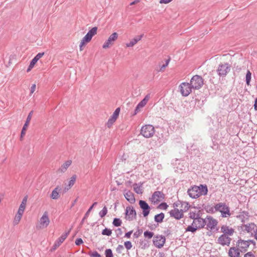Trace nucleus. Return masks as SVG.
I'll return each mask as SVG.
<instances>
[{
    "label": "nucleus",
    "mask_w": 257,
    "mask_h": 257,
    "mask_svg": "<svg viewBox=\"0 0 257 257\" xmlns=\"http://www.w3.org/2000/svg\"><path fill=\"white\" fill-rule=\"evenodd\" d=\"M221 231L227 235H232L234 232V229L229 228L227 226L223 225L221 228Z\"/></svg>",
    "instance_id": "5701e85b"
},
{
    "label": "nucleus",
    "mask_w": 257,
    "mask_h": 257,
    "mask_svg": "<svg viewBox=\"0 0 257 257\" xmlns=\"http://www.w3.org/2000/svg\"><path fill=\"white\" fill-rule=\"evenodd\" d=\"M206 220V228L212 231H217L218 228L216 227L217 221L210 216H207L205 218Z\"/></svg>",
    "instance_id": "0eeeda50"
},
{
    "label": "nucleus",
    "mask_w": 257,
    "mask_h": 257,
    "mask_svg": "<svg viewBox=\"0 0 257 257\" xmlns=\"http://www.w3.org/2000/svg\"><path fill=\"white\" fill-rule=\"evenodd\" d=\"M164 217H165L164 213L163 212H161V213L158 214L155 216L154 220H155V221L157 223H161L163 222Z\"/></svg>",
    "instance_id": "2f4dec72"
},
{
    "label": "nucleus",
    "mask_w": 257,
    "mask_h": 257,
    "mask_svg": "<svg viewBox=\"0 0 257 257\" xmlns=\"http://www.w3.org/2000/svg\"><path fill=\"white\" fill-rule=\"evenodd\" d=\"M125 199L130 203L133 204L135 202L136 199L134 196V194L131 191H128L124 194Z\"/></svg>",
    "instance_id": "aec40b11"
},
{
    "label": "nucleus",
    "mask_w": 257,
    "mask_h": 257,
    "mask_svg": "<svg viewBox=\"0 0 257 257\" xmlns=\"http://www.w3.org/2000/svg\"><path fill=\"white\" fill-rule=\"evenodd\" d=\"M202 207L207 213L212 214L215 213L214 206H213L209 204H203Z\"/></svg>",
    "instance_id": "c85d7f7f"
},
{
    "label": "nucleus",
    "mask_w": 257,
    "mask_h": 257,
    "mask_svg": "<svg viewBox=\"0 0 257 257\" xmlns=\"http://www.w3.org/2000/svg\"><path fill=\"white\" fill-rule=\"evenodd\" d=\"M120 110V109L119 107H117V108H116L114 111L113 112L112 115L111 116V117L116 119L119 115Z\"/></svg>",
    "instance_id": "a18cd8bd"
},
{
    "label": "nucleus",
    "mask_w": 257,
    "mask_h": 257,
    "mask_svg": "<svg viewBox=\"0 0 257 257\" xmlns=\"http://www.w3.org/2000/svg\"><path fill=\"white\" fill-rule=\"evenodd\" d=\"M170 61V58H169L168 59L166 60L165 64L162 65L161 66L160 69L159 70V71L163 72L164 71L165 69L166 68V67L168 65Z\"/></svg>",
    "instance_id": "49530a36"
},
{
    "label": "nucleus",
    "mask_w": 257,
    "mask_h": 257,
    "mask_svg": "<svg viewBox=\"0 0 257 257\" xmlns=\"http://www.w3.org/2000/svg\"><path fill=\"white\" fill-rule=\"evenodd\" d=\"M124 245L127 250L130 249L132 247V242L130 241H125Z\"/></svg>",
    "instance_id": "603ef678"
},
{
    "label": "nucleus",
    "mask_w": 257,
    "mask_h": 257,
    "mask_svg": "<svg viewBox=\"0 0 257 257\" xmlns=\"http://www.w3.org/2000/svg\"><path fill=\"white\" fill-rule=\"evenodd\" d=\"M166 242V238L162 235H157L154 236L153 243L158 248H162Z\"/></svg>",
    "instance_id": "6e6552de"
},
{
    "label": "nucleus",
    "mask_w": 257,
    "mask_h": 257,
    "mask_svg": "<svg viewBox=\"0 0 257 257\" xmlns=\"http://www.w3.org/2000/svg\"><path fill=\"white\" fill-rule=\"evenodd\" d=\"M83 242L82 239L81 238H78L75 240V244L77 245H79L82 244Z\"/></svg>",
    "instance_id": "6e6d98bb"
},
{
    "label": "nucleus",
    "mask_w": 257,
    "mask_h": 257,
    "mask_svg": "<svg viewBox=\"0 0 257 257\" xmlns=\"http://www.w3.org/2000/svg\"><path fill=\"white\" fill-rule=\"evenodd\" d=\"M116 236L118 237L119 236V235H121L122 233V230L121 229V228H117L116 230Z\"/></svg>",
    "instance_id": "e2e57ef3"
},
{
    "label": "nucleus",
    "mask_w": 257,
    "mask_h": 257,
    "mask_svg": "<svg viewBox=\"0 0 257 257\" xmlns=\"http://www.w3.org/2000/svg\"><path fill=\"white\" fill-rule=\"evenodd\" d=\"M244 257H254V255L251 252H248L245 253L244 255Z\"/></svg>",
    "instance_id": "052dcab7"
},
{
    "label": "nucleus",
    "mask_w": 257,
    "mask_h": 257,
    "mask_svg": "<svg viewBox=\"0 0 257 257\" xmlns=\"http://www.w3.org/2000/svg\"><path fill=\"white\" fill-rule=\"evenodd\" d=\"M122 223L121 220L119 218H114L112 224L114 226L118 227L121 225Z\"/></svg>",
    "instance_id": "58836bf2"
},
{
    "label": "nucleus",
    "mask_w": 257,
    "mask_h": 257,
    "mask_svg": "<svg viewBox=\"0 0 257 257\" xmlns=\"http://www.w3.org/2000/svg\"><path fill=\"white\" fill-rule=\"evenodd\" d=\"M76 179V176L75 175H73L71 178L70 181H69L68 187L65 188V190H68L75 183Z\"/></svg>",
    "instance_id": "72a5a7b5"
},
{
    "label": "nucleus",
    "mask_w": 257,
    "mask_h": 257,
    "mask_svg": "<svg viewBox=\"0 0 257 257\" xmlns=\"http://www.w3.org/2000/svg\"><path fill=\"white\" fill-rule=\"evenodd\" d=\"M228 255L230 257H239L240 252L239 249L234 247H231L228 251Z\"/></svg>",
    "instance_id": "b1692460"
},
{
    "label": "nucleus",
    "mask_w": 257,
    "mask_h": 257,
    "mask_svg": "<svg viewBox=\"0 0 257 257\" xmlns=\"http://www.w3.org/2000/svg\"><path fill=\"white\" fill-rule=\"evenodd\" d=\"M249 216L248 212L243 211L239 215H237L236 217L240 219L242 223H244L249 220Z\"/></svg>",
    "instance_id": "6ab92c4d"
},
{
    "label": "nucleus",
    "mask_w": 257,
    "mask_h": 257,
    "mask_svg": "<svg viewBox=\"0 0 257 257\" xmlns=\"http://www.w3.org/2000/svg\"><path fill=\"white\" fill-rule=\"evenodd\" d=\"M35 89H36V84H33L31 87L30 94H32V93H33L35 91Z\"/></svg>",
    "instance_id": "bf43d9fd"
},
{
    "label": "nucleus",
    "mask_w": 257,
    "mask_h": 257,
    "mask_svg": "<svg viewBox=\"0 0 257 257\" xmlns=\"http://www.w3.org/2000/svg\"><path fill=\"white\" fill-rule=\"evenodd\" d=\"M101 233L103 235L110 236L112 233V230L110 229L105 228L102 230Z\"/></svg>",
    "instance_id": "79ce46f5"
},
{
    "label": "nucleus",
    "mask_w": 257,
    "mask_h": 257,
    "mask_svg": "<svg viewBox=\"0 0 257 257\" xmlns=\"http://www.w3.org/2000/svg\"><path fill=\"white\" fill-rule=\"evenodd\" d=\"M190 84L193 90H198L203 85L204 80L201 76L195 75L191 78Z\"/></svg>",
    "instance_id": "f03ea898"
},
{
    "label": "nucleus",
    "mask_w": 257,
    "mask_h": 257,
    "mask_svg": "<svg viewBox=\"0 0 257 257\" xmlns=\"http://www.w3.org/2000/svg\"><path fill=\"white\" fill-rule=\"evenodd\" d=\"M140 208L143 210V214L144 217H146L148 216L150 213L151 208L148 204L144 200H140L139 202Z\"/></svg>",
    "instance_id": "f8f14e48"
},
{
    "label": "nucleus",
    "mask_w": 257,
    "mask_h": 257,
    "mask_svg": "<svg viewBox=\"0 0 257 257\" xmlns=\"http://www.w3.org/2000/svg\"><path fill=\"white\" fill-rule=\"evenodd\" d=\"M243 226L245 228L244 230L247 233H252V231H253V233H255L257 232V225L254 223H249L244 224Z\"/></svg>",
    "instance_id": "f3484780"
},
{
    "label": "nucleus",
    "mask_w": 257,
    "mask_h": 257,
    "mask_svg": "<svg viewBox=\"0 0 257 257\" xmlns=\"http://www.w3.org/2000/svg\"><path fill=\"white\" fill-rule=\"evenodd\" d=\"M231 240V238L228 235L223 234L221 235L217 239V243L223 245L229 246Z\"/></svg>",
    "instance_id": "ddd939ff"
},
{
    "label": "nucleus",
    "mask_w": 257,
    "mask_h": 257,
    "mask_svg": "<svg viewBox=\"0 0 257 257\" xmlns=\"http://www.w3.org/2000/svg\"><path fill=\"white\" fill-rule=\"evenodd\" d=\"M142 185L138 186L137 184H134V190L138 194H142L143 193V190L142 188Z\"/></svg>",
    "instance_id": "f704fd0d"
},
{
    "label": "nucleus",
    "mask_w": 257,
    "mask_h": 257,
    "mask_svg": "<svg viewBox=\"0 0 257 257\" xmlns=\"http://www.w3.org/2000/svg\"><path fill=\"white\" fill-rule=\"evenodd\" d=\"M143 35L137 36L126 44L127 47H132L137 44L143 37Z\"/></svg>",
    "instance_id": "a878e982"
},
{
    "label": "nucleus",
    "mask_w": 257,
    "mask_h": 257,
    "mask_svg": "<svg viewBox=\"0 0 257 257\" xmlns=\"http://www.w3.org/2000/svg\"><path fill=\"white\" fill-rule=\"evenodd\" d=\"M69 234V231L65 232L63 233L55 242V245L56 246H59L60 244L65 240V239L67 238L68 234Z\"/></svg>",
    "instance_id": "bb28decb"
},
{
    "label": "nucleus",
    "mask_w": 257,
    "mask_h": 257,
    "mask_svg": "<svg viewBox=\"0 0 257 257\" xmlns=\"http://www.w3.org/2000/svg\"><path fill=\"white\" fill-rule=\"evenodd\" d=\"M254 109L255 110H257V97L255 98L254 100V103L253 105Z\"/></svg>",
    "instance_id": "774afa93"
},
{
    "label": "nucleus",
    "mask_w": 257,
    "mask_h": 257,
    "mask_svg": "<svg viewBox=\"0 0 257 257\" xmlns=\"http://www.w3.org/2000/svg\"><path fill=\"white\" fill-rule=\"evenodd\" d=\"M90 257H101L100 254L98 253L96 251L93 252L91 254H89Z\"/></svg>",
    "instance_id": "5fc2aeb1"
},
{
    "label": "nucleus",
    "mask_w": 257,
    "mask_h": 257,
    "mask_svg": "<svg viewBox=\"0 0 257 257\" xmlns=\"http://www.w3.org/2000/svg\"><path fill=\"white\" fill-rule=\"evenodd\" d=\"M118 36V34L116 32H114L111 35H110L108 39L102 45V48L103 49L108 48L110 46L112 45L114 42L117 39Z\"/></svg>",
    "instance_id": "9b49d317"
},
{
    "label": "nucleus",
    "mask_w": 257,
    "mask_h": 257,
    "mask_svg": "<svg viewBox=\"0 0 257 257\" xmlns=\"http://www.w3.org/2000/svg\"><path fill=\"white\" fill-rule=\"evenodd\" d=\"M61 190L60 186H57L52 192L50 197L52 199L56 200L59 198V191Z\"/></svg>",
    "instance_id": "393cba45"
},
{
    "label": "nucleus",
    "mask_w": 257,
    "mask_h": 257,
    "mask_svg": "<svg viewBox=\"0 0 257 257\" xmlns=\"http://www.w3.org/2000/svg\"><path fill=\"white\" fill-rule=\"evenodd\" d=\"M150 98V94L149 93L147 94L145 98L143 99L144 100H145L147 102L149 101V99Z\"/></svg>",
    "instance_id": "338daca9"
},
{
    "label": "nucleus",
    "mask_w": 257,
    "mask_h": 257,
    "mask_svg": "<svg viewBox=\"0 0 257 257\" xmlns=\"http://www.w3.org/2000/svg\"><path fill=\"white\" fill-rule=\"evenodd\" d=\"M231 65L228 63H220L216 70L217 74L222 77H225L230 71Z\"/></svg>",
    "instance_id": "20e7f679"
},
{
    "label": "nucleus",
    "mask_w": 257,
    "mask_h": 257,
    "mask_svg": "<svg viewBox=\"0 0 257 257\" xmlns=\"http://www.w3.org/2000/svg\"><path fill=\"white\" fill-rule=\"evenodd\" d=\"M140 247L142 249H145L149 247V243L147 240H140Z\"/></svg>",
    "instance_id": "c9c22d12"
},
{
    "label": "nucleus",
    "mask_w": 257,
    "mask_h": 257,
    "mask_svg": "<svg viewBox=\"0 0 257 257\" xmlns=\"http://www.w3.org/2000/svg\"><path fill=\"white\" fill-rule=\"evenodd\" d=\"M179 89L182 96H187L192 92L193 88H192L190 83L182 82L179 85Z\"/></svg>",
    "instance_id": "423d86ee"
},
{
    "label": "nucleus",
    "mask_w": 257,
    "mask_h": 257,
    "mask_svg": "<svg viewBox=\"0 0 257 257\" xmlns=\"http://www.w3.org/2000/svg\"><path fill=\"white\" fill-rule=\"evenodd\" d=\"M44 55V53H39L37 54L35 57L34 59L38 61L43 55Z\"/></svg>",
    "instance_id": "864d4df0"
},
{
    "label": "nucleus",
    "mask_w": 257,
    "mask_h": 257,
    "mask_svg": "<svg viewBox=\"0 0 257 257\" xmlns=\"http://www.w3.org/2000/svg\"><path fill=\"white\" fill-rule=\"evenodd\" d=\"M125 214L126 220H133L136 218V211L132 206L126 207Z\"/></svg>",
    "instance_id": "9d476101"
},
{
    "label": "nucleus",
    "mask_w": 257,
    "mask_h": 257,
    "mask_svg": "<svg viewBox=\"0 0 257 257\" xmlns=\"http://www.w3.org/2000/svg\"><path fill=\"white\" fill-rule=\"evenodd\" d=\"M105 255L106 257H113L112 251L111 249H106L105 250Z\"/></svg>",
    "instance_id": "09e8293b"
},
{
    "label": "nucleus",
    "mask_w": 257,
    "mask_h": 257,
    "mask_svg": "<svg viewBox=\"0 0 257 257\" xmlns=\"http://www.w3.org/2000/svg\"><path fill=\"white\" fill-rule=\"evenodd\" d=\"M215 212L219 211L221 213L222 217H226L230 215L229 208L224 203H219L214 206Z\"/></svg>",
    "instance_id": "7ed1b4c3"
},
{
    "label": "nucleus",
    "mask_w": 257,
    "mask_h": 257,
    "mask_svg": "<svg viewBox=\"0 0 257 257\" xmlns=\"http://www.w3.org/2000/svg\"><path fill=\"white\" fill-rule=\"evenodd\" d=\"M208 192V188L206 185H194L187 191L189 196L193 199H196L201 195H206Z\"/></svg>",
    "instance_id": "f257e3e1"
},
{
    "label": "nucleus",
    "mask_w": 257,
    "mask_h": 257,
    "mask_svg": "<svg viewBox=\"0 0 257 257\" xmlns=\"http://www.w3.org/2000/svg\"><path fill=\"white\" fill-rule=\"evenodd\" d=\"M41 224L40 228L46 227L50 223V219L48 217V212H45L40 220Z\"/></svg>",
    "instance_id": "2eb2a0df"
},
{
    "label": "nucleus",
    "mask_w": 257,
    "mask_h": 257,
    "mask_svg": "<svg viewBox=\"0 0 257 257\" xmlns=\"http://www.w3.org/2000/svg\"><path fill=\"white\" fill-rule=\"evenodd\" d=\"M237 243L239 247L244 251L247 250L249 246L247 240H244L241 239H239Z\"/></svg>",
    "instance_id": "4be33fe9"
},
{
    "label": "nucleus",
    "mask_w": 257,
    "mask_h": 257,
    "mask_svg": "<svg viewBox=\"0 0 257 257\" xmlns=\"http://www.w3.org/2000/svg\"><path fill=\"white\" fill-rule=\"evenodd\" d=\"M170 215L171 217H174L177 220H179L182 218L183 216V210L181 209L179 210L177 208H174L169 212Z\"/></svg>",
    "instance_id": "4468645a"
},
{
    "label": "nucleus",
    "mask_w": 257,
    "mask_h": 257,
    "mask_svg": "<svg viewBox=\"0 0 257 257\" xmlns=\"http://www.w3.org/2000/svg\"><path fill=\"white\" fill-rule=\"evenodd\" d=\"M199 213H196L195 212H190L189 213V217L192 219H196V218L200 216Z\"/></svg>",
    "instance_id": "c03bdc74"
},
{
    "label": "nucleus",
    "mask_w": 257,
    "mask_h": 257,
    "mask_svg": "<svg viewBox=\"0 0 257 257\" xmlns=\"http://www.w3.org/2000/svg\"><path fill=\"white\" fill-rule=\"evenodd\" d=\"M97 204V202H95L89 207L88 210L85 213V214L84 215V216L83 217V219H82V220H81V221L80 222V225H82L83 224V223L84 222V220L88 217V216L89 215V213H90V211H91V210L92 209V208H93V207L95 206Z\"/></svg>",
    "instance_id": "7c9ffc66"
},
{
    "label": "nucleus",
    "mask_w": 257,
    "mask_h": 257,
    "mask_svg": "<svg viewBox=\"0 0 257 257\" xmlns=\"http://www.w3.org/2000/svg\"><path fill=\"white\" fill-rule=\"evenodd\" d=\"M132 233H133V230H131L128 232L125 233V234L124 235V237H126V238H130L131 235L132 234Z\"/></svg>",
    "instance_id": "0e129e2a"
},
{
    "label": "nucleus",
    "mask_w": 257,
    "mask_h": 257,
    "mask_svg": "<svg viewBox=\"0 0 257 257\" xmlns=\"http://www.w3.org/2000/svg\"><path fill=\"white\" fill-rule=\"evenodd\" d=\"M143 233V229L138 228V230L134 233V237L135 238H138Z\"/></svg>",
    "instance_id": "de8ad7c7"
},
{
    "label": "nucleus",
    "mask_w": 257,
    "mask_h": 257,
    "mask_svg": "<svg viewBox=\"0 0 257 257\" xmlns=\"http://www.w3.org/2000/svg\"><path fill=\"white\" fill-rule=\"evenodd\" d=\"M140 108H141V107L140 106H139V105L138 104L135 109V111H134V115L137 114L140 111Z\"/></svg>",
    "instance_id": "69168bd1"
},
{
    "label": "nucleus",
    "mask_w": 257,
    "mask_h": 257,
    "mask_svg": "<svg viewBox=\"0 0 257 257\" xmlns=\"http://www.w3.org/2000/svg\"><path fill=\"white\" fill-rule=\"evenodd\" d=\"M37 62V60H36L34 58H33L31 61L30 62V67H34L35 64Z\"/></svg>",
    "instance_id": "680f3d73"
},
{
    "label": "nucleus",
    "mask_w": 257,
    "mask_h": 257,
    "mask_svg": "<svg viewBox=\"0 0 257 257\" xmlns=\"http://www.w3.org/2000/svg\"><path fill=\"white\" fill-rule=\"evenodd\" d=\"M195 222H197L196 226L198 229L202 228H203L206 223V220L205 219H203L200 217V215L198 217L196 220H195Z\"/></svg>",
    "instance_id": "412c9836"
},
{
    "label": "nucleus",
    "mask_w": 257,
    "mask_h": 257,
    "mask_svg": "<svg viewBox=\"0 0 257 257\" xmlns=\"http://www.w3.org/2000/svg\"><path fill=\"white\" fill-rule=\"evenodd\" d=\"M147 103V102L144 100V99H143L141 102H140L138 104L139 105V106H140L141 108L144 107L146 104Z\"/></svg>",
    "instance_id": "13d9d810"
},
{
    "label": "nucleus",
    "mask_w": 257,
    "mask_h": 257,
    "mask_svg": "<svg viewBox=\"0 0 257 257\" xmlns=\"http://www.w3.org/2000/svg\"><path fill=\"white\" fill-rule=\"evenodd\" d=\"M27 198H28L27 196H26L24 197L18 211H19L20 212H22L24 213V210L26 208V203L27 201Z\"/></svg>",
    "instance_id": "c756f323"
},
{
    "label": "nucleus",
    "mask_w": 257,
    "mask_h": 257,
    "mask_svg": "<svg viewBox=\"0 0 257 257\" xmlns=\"http://www.w3.org/2000/svg\"><path fill=\"white\" fill-rule=\"evenodd\" d=\"M251 73L249 70H247L246 74V79L245 81L247 85H249L250 84V80H251Z\"/></svg>",
    "instance_id": "a19ab883"
},
{
    "label": "nucleus",
    "mask_w": 257,
    "mask_h": 257,
    "mask_svg": "<svg viewBox=\"0 0 257 257\" xmlns=\"http://www.w3.org/2000/svg\"><path fill=\"white\" fill-rule=\"evenodd\" d=\"M165 197V195L162 192L157 191L152 194L151 197L150 198V200L154 204H157L164 200Z\"/></svg>",
    "instance_id": "1a4fd4ad"
},
{
    "label": "nucleus",
    "mask_w": 257,
    "mask_h": 257,
    "mask_svg": "<svg viewBox=\"0 0 257 257\" xmlns=\"http://www.w3.org/2000/svg\"><path fill=\"white\" fill-rule=\"evenodd\" d=\"M116 119H115L112 117H110L108 119V120L106 123V125H107V127L108 128H110L112 126V125L114 123V122L116 121Z\"/></svg>",
    "instance_id": "37998d69"
},
{
    "label": "nucleus",
    "mask_w": 257,
    "mask_h": 257,
    "mask_svg": "<svg viewBox=\"0 0 257 257\" xmlns=\"http://www.w3.org/2000/svg\"><path fill=\"white\" fill-rule=\"evenodd\" d=\"M168 207V205H167V204L166 203L162 202L158 205L157 208L159 209L166 210L167 209Z\"/></svg>",
    "instance_id": "8fccbe9b"
},
{
    "label": "nucleus",
    "mask_w": 257,
    "mask_h": 257,
    "mask_svg": "<svg viewBox=\"0 0 257 257\" xmlns=\"http://www.w3.org/2000/svg\"><path fill=\"white\" fill-rule=\"evenodd\" d=\"M97 28L96 27H94L92 28L91 30H90L86 35L83 37L84 38L85 41H87V42H89L92 38L97 33Z\"/></svg>",
    "instance_id": "a211bd4d"
},
{
    "label": "nucleus",
    "mask_w": 257,
    "mask_h": 257,
    "mask_svg": "<svg viewBox=\"0 0 257 257\" xmlns=\"http://www.w3.org/2000/svg\"><path fill=\"white\" fill-rule=\"evenodd\" d=\"M124 247H123V246L122 245H121V244H119L117 248H116V251L119 253H120L121 252V250L122 249H123Z\"/></svg>",
    "instance_id": "4d7b16f0"
},
{
    "label": "nucleus",
    "mask_w": 257,
    "mask_h": 257,
    "mask_svg": "<svg viewBox=\"0 0 257 257\" xmlns=\"http://www.w3.org/2000/svg\"><path fill=\"white\" fill-rule=\"evenodd\" d=\"M23 213L20 212L18 211L17 214L16 215L15 218L14 219L13 223L14 225H17L19 223L20 221L21 220L22 217L23 216Z\"/></svg>",
    "instance_id": "473e14b6"
},
{
    "label": "nucleus",
    "mask_w": 257,
    "mask_h": 257,
    "mask_svg": "<svg viewBox=\"0 0 257 257\" xmlns=\"http://www.w3.org/2000/svg\"><path fill=\"white\" fill-rule=\"evenodd\" d=\"M86 43H88V42L86 40L85 41L84 38H83L79 45V49L80 51H82L83 50V46H85Z\"/></svg>",
    "instance_id": "3c124183"
},
{
    "label": "nucleus",
    "mask_w": 257,
    "mask_h": 257,
    "mask_svg": "<svg viewBox=\"0 0 257 257\" xmlns=\"http://www.w3.org/2000/svg\"><path fill=\"white\" fill-rule=\"evenodd\" d=\"M155 133L154 127L151 124L143 126L141 130V134L146 138H151Z\"/></svg>",
    "instance_id": "39448f33"
},
{
    "label": "nucleus",
    "mask_w": 257,
    "mask_h": 257,
    "mask_svg": "<svg viewBox=\"0 0 257 257\" xmlns=\"http://www.w3.org/2000/svg\"><path fill=\"white\" fill-rule=\"evenodd\" d=\"M198 229V228L197 227V226L196 225L195 226L189 225L185 229V231L186 232H191L192 233H195Z\"/></svg>",
    "instance_id": "e433bc0d"
},
{
    "label": "nucleus",
    "mask_w": 257,
    "mask_h": 257,
    "mask_svg": "<svg viewBox=\"0 0 257 257\" xmlns=\"http://www.w3.org/2000/svg\"><path fill=\"white\" fill-rule=\"evenodd\" d=\"M72 163V161L71 160H68L66 161L64 164H63L61 167L59 169L58 171L61 173L65 172L67 168L70 166Z\"/></svg>",
    "instance_id": "cd10ccee"
},
{
    "label": "nucleus",
    "mask_w": 257,
    "mask_h": 257,
    "mask_svg": "<svg viewBox=\"0 0 257 257\" xmlns=\"http://www.w3.org/2000/svg\"><path fill=\"white\" fill-rule=\"evenodd\" d=\"M107 213V208L106 206H104L102 209L99 212V215L101 218L104 217Z\"/></svg>",
    "instance_id": "ea45409f"
},
{
    "label": "nucleus",
    "mask_w": 257,
    "mask_h": 257,
    "mask_svg": "<svg viewBox=\"0 0 257 257\" xmlns=\"http://www.w3.org/2000/svg\"><path fill=\"white\" fill-rule=\"evenodd\" d=\"M144 237L146 238H147V239H151L153 237H154V232H151V231H145L144 232Z\"/></svg>",
    "instance_id": "4c0bfd02"
},
{
    "label": "nucleus",
    "mask_w": 257,
    "mask_h": 257,
    "mask_svg": "<svg viewBox=\"0 0 257 257\" xmlns=\"http://www.w3.org/2000/svg\"><path fill=\"white\" fill-rule=\"evenodd\" d=\"M32 114H33V111H31L30 112V113H29V114L27 116L26 121V122L23 127L22 131H21V137H20L21 140H22V138L26 134V131L27 128L29 124V122L31 119Z\"/></svg>",
    "instance_id": "dca6fc26"
}]
</instances>
